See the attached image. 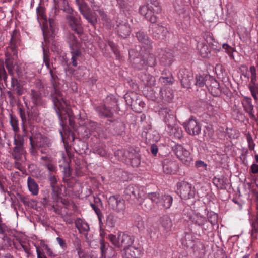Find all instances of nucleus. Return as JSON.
I'll return each instance as SVG.
<instances>
[{
    "label": "nucleus",
    "instance_id": "obj_16",
    "mask_svg": "<svg viewBox=\"0 0 258 258\" xmlns=\"http://www.w3.org/2000/svg\"><path fill=\"white\" fill-rule=\"evenodd\" d=\"M186 132L189 135L195 136L201 133V125L195 118L190 117L188 121L182 124Z\"/></svg>",
    "mask_w": 258,
    "mask_h": 258
},
{
    "label": "nucleus",
    "instance_id": "obj_2",
    "mask_svg": "<svg viewBox=\"0 0 258 258\" xmlns=\"http://www.w3.org/2000/svg\"><path fill=\"white\" fill-rule=\"evenodd\" d=\"M27 123L22 122V129L23 134H21L18 133L14 134V145L11 155L14 159L21 160L26 153L24 148V137H29L30 133V124L27 126Z\"/></svg>",
    "mask_w": 258,
    "mask_h": 258
},
{
    "label": "nucleus",
    "instance_id": "obj_44",
    "mask_svg": "<svg viewBox=\"0 0 258 258\" xmlns=\"http://www.w3.org/2000/svg\"><path fill=\"white\" fill-rule=\"evenodd\" d=\"M146 4L153 9L157 14L160 13L162 11L161 7L157 0H145Z\"/></svg>",
    "mask_w": 258,
    "mask_h": 258
},
{
    "label": "nucleus",
    "instance_id": "obj_55",
    "mask_svg": "<svg viewBox=\"0 0 258 258\" xmlns=\"http://www.w3.org/2000/svg\"><path fill=\"white\" fill-rule=\"evenodd\" d=\"M116 222V218L113 214H109L106 219V225L107 227L112 228L115 227Z\"/></svg>",
    "mask_w": 258,
    "mask_h": 258
},
{
    "label": "nucleus",
    "instance_id": "obj_29",
    "mask_svg": "<svg viewBox=\"0 0 258 258\" xmlns=\"http://www.w3.org/2000/svg\"><path fill=\"white\" fill-rule=\"evenodd\" d=\"M138 40L143 44L145 45L148 48H151L152 47V41L149 39L147 34H145L144 32L139 31L136 35Z\"/></svg>",
    "mask_w": 258,
    "mask_h": 258
},
{
    "label": "nucleus",
    "instance_id": "obj_7",
    "mask_svg": "<svg viewBox=\"0 0 258 258\" xmlns=\"http://www.w3.org/2000/svg\"><path fill=\"white\" fill-rule=\"evenodd\" d=\"M108 238L116 248L123 247V248H126L134 245V237L127 234L120 233L117 237L113 234H109Z\"/></svg>",
    "mask_w": 258,
    "mask_h": 258
},
{
    "label": "nucleus",
    "instance_id": "obj_47",
    "mask_svg": "<svg viewBox=\"0 0 258 258\" xmlns=\"http://www.w3.org/2000/svg\"><path fill=\"white\" fill-rule=\"evenodd\" d=\"M143 55L146 66L153 67L156 64V59L153 54L146 53Z\"/></svg>",
    "mask_w": 258,
    "mask_h": 258
},
{
    "label": "nucleus",
    "instance_id": "obj_32",
    "mask_svg": "<svg viewBox=\"0 0 258 258\" xmlns=\"http://www.w3.org/2000/svg\"><path fill=\"white\" fill-rule=\"evenodd\" d=\"M55 70H56V69L54 68V69H53V70L50 69V71H49V73L51 76L50 80H51V82L52 85V89L51 92L50 94V98L51 100H52V95L55 92V91H56V92H59L60 93L62 97L63 98H64L62 92L59 90L57 89L55 86V84L56 83V81L58 79V77L56 74Z\"/></svg>",
    "mask_w": 258,
    "mask_h": 258
},
{
    "label": "nucleus",
    "instance_id": "obj_59",
    "mask_svg": "<svg viewBox=\"0 0 258 258\" xmlns=\"http://www.w3.org/2000/svg\"><path fill=\"white\" fill-rule=\"evenodd\" d=\"M15 71L19 78H21L24 73V68L21 63H15L14 72Z\"/></svg>",
    "mask_w": 258,
    "mask_h": 258
},
{
    "label": "nucleus",
    "instance_id": "obj_5",
    "mask_svg": "<svg viewBox=\"0 0 258 258\" xmlns=\"http://www.w3.org/2000/svg\"><path fill=\"white\" fill-rule=\"evenodd\" d=\"M30 135L28 138H31L34 144L38 148L46 149L52 145L50 139L42 135L38 130L37 126H31L30 128Z\"/></svg>",
    "mask_w": 258,
    "mask_h": 258
},
{
    "label": "nucleus",
    "instance_id": "obj_39",
    "mask_svg": "<svg viewBox=\"0 0 258 258\" xmlns=\"http://www.w3.org/2000/svg\"><path fill=\"white\" fill-rule=\"evenodd\" d=\"M197 49L200 55L203 58L208 57L210 54V50L208 46L204 43L198 42Z\"/></svg>",
    "mask_w": 258,
    "mask_h": 258
},
{
    "label": "nucleus",
    "instance_id": "obj_37",
    "mask_svg": "<svg viewBox=\"0 0 258 258\" xmlns=\"http://www.w3.org/2000/svg\"><path fill=\"white\" fill-rule=\"evenodd\" d=\"M164 112L165 113L164 120L167 126V128L176 125V119L175 115L168 112L166 109L164 110Z\"/></svg>",
    "mask_w": 258,
    "mask_h": 258
},
{
    "label": "nucleus",
    "instance_id": "obj_48",
    "mask_svg": "<svg viewBox=\"0 0 258 258\" xmlns=\"http://www.w3.org/2000/svg\"><path fill=\"white\" fill-rule=\"evenodd\" d=\"M147 232L151 239H155L158 237V230L155 226L151 223H148L147 225Z\"/></svg>",
    "mask_w": 258,
    "mask_h": 258
},
{
    "label": "nucleus",
    "instance_id": "obj_60",
    "mask_svg": "<svg viewBox=\"0 0 258 258\" xmlns=\"http://www.w3.org/2000/svg\"><path fill=\"white\" fill-rule=\"evenodd\" d=\"M97 123L94 122H89L87 125L86 127H83V128L85 129V131L86 133V134L85 135L87 136V137H89V136L90 134V132L95 130L97 127Z\"/></svg>",
    "mask_w": 258,
    "mask_h": 258
},
{
    "label": "nucleus",
    "instance_id": "obj_28",
    "mask_svg": "<svg viewBox=\"0 0 258 258\" xmlns=\"http://www.w3.org/2000/svg\"><path fill=\"white\" fill-rule=\"evenodd\" d=\"M191 221L198 226L203 227L205 230H207L208 228L206 218L201 216L200 214L196 213L194 215Z\"/></svg>",
    "mask_w": 258,
    "mask_h": 258
},
{
    "label": "nucleus",
    "instance_id": "obj_35",
    "mask_svg": "<svg viewBox=\"0 0 258 258\" xmlns=\"http://www.w3.org/2000/svg\"><path fill=\"white\" fill-rule=\"evenodd\" d=\"M27 186L29 191L34 196H36L38 194L39 187L38 184L35 180L31 177H28L27 179Z\"/></svg>",
    "mask_w": 258,
    "mask_h": 258
},
{
    "label": "nucleus",
    "instance_id": "obj_6",
    "mask_svg": "<svg viewBox=\"0 0 258 258\" xmlns=\"http://www.w3.org/2000/svg\"><path fill=\"white\" fill-rule=\"evenodd\" d=\"M19 115L22 120V122L24 123H28L30 124V127L35 126L33 123L37 122L39 120L40 115L39 106H31V108H27V112L25 109L22 107L19 108Z\"/></svg>",
    "mask_w": 258,
    "mask_h": 258
},
{
    "label": "nucleus",
    "instance_id": "obj_54",
    "mask_svg": "<svg viewBox=\"0 0 258 258\" xmlns=\"http://www.w3.org/2000/svg\"><path fill=\"white\" fill-rule=\"evenodd\" d=\"M213 183L218 188L224 189L226 188V179L215 177L213 178Z\"/></svg>",
    "mask_w": 258,
    "mask_h": 258
},
{
    "label": "nucleus",
    "instance_id": "obj_14",
    "mask_svg": "<svg viewBox=\"0 0 258 258\" xmlns=\"http://www.w3.org/2000/svg\"><path fill=\"white\" fill-rule=\"evenodd\" d=\"M80 13L92 25H95L97 22V18L94 13L92 12L87 4L84 2L78 7Z\"/></svg>",
    "mask_w": 258,
    "mask_h": 258
},
{
    "label": "nucleus",
    "instance_id": "obj_57",
    "mask_svg": "<svg viewBox=\"0 0 258 258\" xmlns=\"http://www.w3.org/2000/svg\"><path fill=\"white\" fill-rule=\"evenodd\" d=\"M208 221L212 225H215L218 222V215L213 212H208L207 213Z\"/></svg>",
    "mask_w": 258,
    "mask_h": 258
},
{
    "label": "nucleus",
    "instance_id": "obj_21",
    "mask_svg": "<svg viewBox=\"0 0 258 258\" xmlns=\"http://www.w3.org/2000/svg\"><path fill=\"white\" fill-rule=\"evenodd\" d=\"M139 13L151 23H155L157 22V17L155 15V13H156V12H154L153 9L148 5L141 6L139 9Z\"/></svg>",
    "mask_w": 258,
    "mask_h": 258
},
{
    "label": "nucleus",
    "instance_id": "obj_42",
    "mask_svg": "<svg viewBox=\"0 0 258 258\" xmlns=\"http://www.w3.org/2000/svg\"><path fill=\"white\" fill-rule=\"evenodd\" d=\"M133 66L138 70H142L145 68L147 66L144 55H141L139 57L134 58Z\"/></svg>",
    "mask_w": 258,
    "mask_h": 258
},
{
    "label": "nucleus",
    "instance_id": "obj_1",
    "mask_svg": "<svg viewBox=\"0 0 258 258\" xmlns=\"http://www.w3.org/2000/svg\"><path fill=\"white\" fill-rule=\"evenodd\" d=\"M52 101L62 126L66 123L67 118L70 126L74 124L73 113L71 108L67 106V103L59 92H55L52 95Z\"/></svg>",
    "mask_w": 258,
    "mask_h": 258
},
{
    "label": "nucleus",
    "instance_id": "obj_53",
    "mask_svg": "<svg viewBox=\"0 0 258 258\" xmlns=\"http://www.w3.org/2000/svg\"><path fill=\"white\" fill-rule=\"evenodd\" d=\"M248 87L255 102H257L258 101V84L257 83L249 84Z\"/></svg>",
    "mask_w": 258,
    "mask_h": 258
},
{
    "label": "nucleus",
    "instance_id": "obj_30",
    "mask_svg": "<svg viewBox=\"0 0 258 258\" xmlns=\"http://www.w3.org/2000/svg\"><path fill=\"white\" fill-rule=\"evenodd\" d=\"M160 224L164 231L168 233L172 230V222L170 218L167 215H164L160 218Z\"/></svg>",
    "mask_w": 258,
    "mask_h": 258
},
{
    "label": "nucleus",
    "instance_id": "obj_45",
    "mask_svg": "<svg viewBox=\"0 0 258 258\" xmlns=\"http://www.w3.org/2000/svg\"><path fill=\"white\" fill-rule=\"evenodd\" d=\"M182 243L186 247L193 249H195V247L197 246L198 244L201 245L200 242L195 243V241L192 239L191 235L189 234L185 236L184 239L182 241Z\"/></svg>",
    "mask_w": 258,
    "mask_h": 258
},
{
    "label": "nucleus",
    "instance_id": "obj_3",
    "mask_svg": "<svg viewBox=\"0 0 258 258\" xmlns=\"http://www.w3.org/2000/svg\"><path fill=\"white\" fill-rule=\"evenodd\" d=\"M26 91L24 85L14 76L11 77V88L6 92L10 104L13 106L19 100V97Z\"/></svg>",
    "mask_w": 258,
    "mask_h": 258
},
{
    "label": "nucleus",
    "instance_id": "obj_9",
    "mask_svg": "<svg viewBox=\"0 0 258 258\" xmlns=\"http://www.w3.org/2000/svg\"><path fill=\"white\" fill-rule=\"evenodd\" d=\"M115 156H118V159L122 162H127V159L133 167H137L140 164V155L135 151L117 150L115 153Z\"/></svg>",
    "mask_w": 258,
    "mask_h": 258
},
{
    "label": "nucleus",
    "instance_id": "obj_56",
    "mask_svg": "<svg viewBox=\"0 0 258 258\" xmlns=\"http://www.w3.org/2000/svg\"><path fill=\"white\" fill-rule=\"evenodd\" d=\"M52 189V198L53 200L56 202H58L59 199H60L61 189L58 186H53L51 187Z\"/></svg>",
    "mask_w": 258,
    "mask_h": 258
},
{
    "label": "nucleus",
    "instance_id": "obj_8",
    "mask_svg": "<svg viewBox=\"0 0 258 258\" xmlns=\"http://www.w3.org/2000/svg\"><path fill=\"white\" fill-rule=\"evenodd\" d=\"M59 12V9L55 6L53 7L50 11L49 15V23L50 28V31H43V36L44 40L48 45H55L54 41V34L53 32V28L55 26V19L56 16Z\"/></svg>",
    "mask_w": 258,
    "mask_h": 258
},
{
    "label": "nucleus",
    "instance_id": "obj_64",
    "mask_svg": "<svg viewBox=\"0 0 258 258\" xmlns=\"http://www.w3.org/2000/svg\"><path fill=\"white\" fill-rule=\"evenodd\" d=\"M196 82L195 84L199 87H202L205 84L206 79L205 77L201 75H197L196 76Z\"/></svg>",
    "mask_w": 258,
    "mask_h": 258
},
{
    "label": "nucleus",
    "instance_id": "obj_40",
    "mask_svg": "<svg viewBox=\"0 0 258 258\" xmlns=\"http://www.w3.org/2000/svg\"><path fill=\"white\" fill-rule=\"evenodd\" d=\"M160 95L161 97L166 101H170L173 98V93L172 90L169 88L160 89Z\"/></svg>",
    "mask_w": 258,
    "mask_h": 258
},
{
    "label": "nucleus",
    "instance_id": "obj_13",
    "mask_svg": "<svg viewBox=\"0 0 258 258\" xmlns=\"http://www.w3.org/2000/svg\"><path fill=\"white\" fill-rule=\"evenodd\" d=\"M178 194L182 199L188 200L194 197L195 190L191 184L182 181L178 184Z\"/></svg>",
    "mask_w": 258,
    "mask_h": 258
},
{
    "label": "nucleus",
    "instance_id": "obj_20",
    "mask_svg": "<svg viewBox=\"0 0 258 258\" xmlns=\"http://www.w3.org/2000/svg\"><path fill=\"white\" fill-rule=\"evenodd\" d=\"M66 19L73 31L79 35L83 33V28L79 19L72 15H68L66 16Z\"/></svg>",
    "mask_w": 258,
    "mask_h": 258
},
{
    "label": "nucleus",
    "instance_id": "obj_24",
    "mask_svg": "<svg viewBox=\"0 0 258 258\" xmlns=\"http://www.w3.org/2000/svg\"><path fill=\"white\" fill-rule=\"evenodd\" d=\"M14 57L10 53L7 52L5 54V66L11 77L14 76V67L15 66V63H17L14 60Z\"/></svg>",
    "mask_w": 258,
    "mask_h": 258
},
{
    "label": "nucleus",
    "instance_id": "obj_33",
    "mask_svg": "<svg viewBox=\"0 0 258 258\" xmlns=\"http://www.w3.org/2000/svg\"><path fill=\"white\" fill-rule=\"evenodd\" d=\"M124 98L126 104L131 106L132 109H137L138 99L136 94L133 93L131 94H125L124 95Z\"/></svg>",
    "mask_w": 258,
    "mask_h": 258
},
{
    "label": "nucleus",
    "instance_id": "obj_15",
    "mask_svg": "<svg viewBox=\"0 0 258 258\" xmlns=\"http://www.w3.org/2000/svg\"><path fill=\"white\" fill-rule=\"evenodd\" d=\"M178 77L182 86L184 88H190L192 82H194L193 74L187 69H181L178 72Z\"/></svg>",
    "mask_w": 258,
    "mask_h": 258
},
{
    "label": "nucleus",
    "instance_id": "obj_46",
    "mask_svg": "<svg viewBox=\"0 0 258 258\" xmlns=\"http://www.w3.org/2000/svg\"><path fill=\"white\" fill-rule=\"evenodd\" d=\"M10 123L12 127L14 134L19 132V120L16 116L12 114H10Z\"/></svg>",
    "mask_w": 258,
    "mask_h": 258
},
{
    "label": "nucleus",
    "instance_id": "obj_63",
    "mask_svg": "<svg viewBox=\"0 0 258 258\" xmlns=\"http://www.w3.org/2000/svg\"><path fill=\"white\" fill-rule=\"evenodd\" d=\"M7 78L8 75L4 68V62L2 60L0 62V80H3L6 82Z\"/></svg>",
    "mask_w": 258,
    "mask_h": 258
},
{
    "label": "nucleus",
    "instance_id": "obj_12",
    "mask_svg": "<svg viewBox=\"0 0 258 258\" xmlns=\"http://www.w3.org/2000/svg\"><path fill=\"white\" fill-rule=\"evenodd\" d=\"M106 128L109 133L114 136L121 135L124 132L125 126L121 121L107 120L106 122Z\"/></svg>",
    "mask_w": 258,
    "mask_h": 258
},
{
    "label": "nucleus",
    "instance_id": "obj_62",
    "mask_svg": "<svg viewBox=\"0 0 258 258\" xmlns=\"http://www.w3.org/2000/svg\"><path fill=\"white\" fill-rule=\"evenodd\" d=\"M90 206H91L92 209L94 210V211L97 214L98 219H99V223L102 224V218L103 217V215H102L100 209L99 208L98 206L96 205L95 204L91 203Z\"/></svg>",
    "mask_w": 258,
    "mask_h": 258
},
{
    "label": "nucleus",
    "instance_id": "obj_41",
    "mask_svg": "<svg viewBox=\"0 0 258 258\" xmlns=\"http://www.w3.org/2000/svg\"><path fill=\"white\" fill-rule=\"evenodd\" d=\"M75 227L82 233L84 232H88L89 229V226L88 223L85 221H83L80 218H78L75 221Z\"/></svg>",
    "mask_w": 258,
    "mask_h": 258
},
{
    "label": "nucleus",
    "instance_id": "obj_50",
    "mask_svg": "<svg viewBox=\"0 0 258 258\" xmlns=\"http://www.w3.org/2000/svg\"><path fill=\"white\" fill-rule=\"evenodd\" d=\"M63 182L64 183H68L70 180L71 177V169L70 165L68 164H66L64 166L63 170Z\"/></svg>",
    "mask_w": 258,
    "mask_h": 258
},
{
    "label": "nucleus",
    "instance_id": "obj_22",
    "mask_svg": "<svg viewBox=\"0 0 258 258\" xmlns=\"http://www.w3.org/2000/svg\"><path fill=\"white\" fill-rule=\"evenodd\" d=\"M168 32L166 27L157 24L153 28L152 36L156 40H163L166 38Z\"/></svg>",
    "mask_w": 258,
    "mask_h": 258
},
{
    "label": "nucleus",
    "instance_id": "obj_43",
    "mask_svg": "<svg viewBox=\"0 0 258 258\" xmlns=\"http://www.w3.org/2000/svg\"><path fill=\"white\" fill-rule=\"evenodd\" d=\"M135 224L139 230L142 231L146 229L148 223L147 221H145L142 217L138 215L136 217Z\"/></svg>",
    "mask_w": 258,
    "mask_h": 258
},
{
    "label": "nucleus",
    "instance_id": "obj_23",
    "mask_svg": "<svg viewBox=\"0 0 258 258\" xmlns=\"http://www.w3.org/2000/svg\"><path fill=\"white\" fill-rule=\"evenodd\" d=\"M29 94L32 106H40L42 105V98L40 91L32 89Z\"/></svg>",
    "mask_w": 258,
    "mask_h": 258
},
{
    "label": "nucleus",
    "instance_id": "obj_34",
    "mask_svg": "<svg viewBox=\"0 0 258 258\" xmlns=\"http://www.w3.org/2000/svg\"><path fill=\"white\" fill-rule=\"evenodd\" d=\"M175 164L170 159H165L162 162L163 171L166 174H171L173 172Z\"/></svg>",
    "mask_w": 258,
    "mask_h": 258
},
{
    "label": "nucleus",
    "instance_id": "obj_36",
    "mask_svg": "<svg viewBox=\"0 0 258 258\" xmlns=\"http://www.w3.org/2000/svg\"><path fill=\"white\" fill-rule=\"evenodd\" d=\"M67 41L71 50L79 48V43L74 34L71 33L68 34L67 36Z\"/></svg>",
    "mask_w": 258,
    "mask_h": 258
},
{
    "label": "nucleus",
    "instance_id": "obj_25",
    "mask_svg": "<svg viewBox=\"0 0 258 258\" xmlns=\"http://www.w3.org/2000/svg\"><path fill=\"white\" fill-rule=\"evenodd\" d=\"M109 98L107 97L105 102V104L103 106L97 107V110L100 116H104L106 117H112L113 116V113L111 112L110 107L108 103V101Z\"/></svg>",
    "mask_w": 258,
    "mask_h": 258
},
{
    "label": "nucleus",
    "instance_id": "obj_17",
    "mask_svg": "<svg viewBox=\"0 0 258 258\" xmlns=\"http://www.w3.org/2000/svg\"><path fill=\"white\" fill-rule=\"evenodd\" d=\"M124 198L131 203L140 197L139 190L137 186L131 184L127 186L124 191Z\"/></svg>",
    "mask_w": 258,
    "mask_h": 258
},
{
    "label": "nucleus",
    "instance_id": "obj_58",
    "mask_svg": "<svg viewBox=\"0 0 258 258\" xmlns=\"http://www.w3.org/2000/svg\"><path fill=\"white\" fill-rule=\"evenodd\" d=\"M249 71L251 74L249 84H256L257 81L256 68L254 66H251L249 68Z\"/></svg>",
    "mask_w": 258,
    "mask_h": 258
},
{
    "label": "nucleus",
    "instance_id": "obj_49",
    "mask_svg": "<svg viewBox=\"0 0 258 258\" xmlns=\"http://www.w3.org/2000/svg\"><path fill=\"white\" fill-rule=\"evenodd\" d=\"M160 201L165 208L168 209L172 205L173 198L170 195H165L162 197L161 200Z\"/></svg>",
    "mask_w": 258,
    "mask_h": 258
},
{
    "label": "nucleus",
    "instance_id": "obj_51",
    "mask_svg": "<svg viewBox=\"0 0 258 258\" xmlns=\"http://www.w3.org/2000/svg\"><path fill=\"white\" fill-rule=\"evenodd\" d=\"M141 205L142 209L146 212H150L154 207L152 201L148 198L144 199Z\"/></svg>",
    "mask_w": 258,
    "mask_h": 258
},
{
    "label": "nucleus",
    "instance_id": "obj_26",
    "mask_svg": "<svg viewBox=\"0 0 258 258\" xmlns=\"http://www.w3.org/2000/svg\"><path fill=\"white\" fill-rule=\"evenodd\" d=\"M242 105L244 110L248 113L249 117L252 118H255V115L253 113V105L252 104L251 98L246 96L244 97Z\"/></svg>",
    "mask_w": 258,
    "mask_h": 258
},
{
    "label": "nucleus",
    "instance_id": "obj_10",
    "mask_svg": "<svg viewBox=\"0 0 258 258\" xmlns=\"http://www.w3.org/2000/svg\"><path fill=\"white\" fill-rule=\"evenodd\" d=\"M173 151L177 158L183 164L189 165L192 162V158L189 151L181 145L177 144L173 147Z\"/></svg>",
    "mask_w": 258,
    "mask_h": 258
},
{
    "label": "nucleus",
    "instance_id": "obj_31",
    "mask_svg": "<svg viewBox=\"0 0 258 258\" xmlns=\"http://www.w3.org/2000/svg\"><path fill=\"white\" fill-rule=\"evenodd\" d=\"M169 136L174 139H180L183 137L182 128L176 125L169 127L167 130Z\"/></svg>",
    "mask_w": 258,
    "mask_h": 258
},
{
    "label": "nucleus",
    "instance_id": "obj_52",
    "mask_svg": "<svg viewBox=\"0 0 258 258\" xmlns=\"http://www.w3.org/2000/svg\"><path fill=\"white\" fill-rule=\"evenodd\" d=\"M140 78L145 85H150L151 82L154 81V78L149 74L141 73Z\"/></svg>",
    "mask_w": 258,
    "mask_h": 258
},
{
    "label": "nucleus",
    "instance_id": "obj_38",
    "mask_svg": "<svg viewBox=\"0 0 258 258\" xmlns=\"http://www.w3.org/2000/svg\"><path fill=\"white\" fill-rule=\"evenodd\" d=\"M251 225V237L253 241L258 239V209L256 218L252 221Z\"/></svg>",
    "mask_w": 258,
    "mask_h": 258
},
{
    "label": "nucleus",
    "instance_id": "obj_27",
    "mask_svg": "<svg viewBox=\"0 0 258 258\" xmlns=\"http://www.w3.org/2000/svg\"><path fill=\"white\" fill-rule=\"evenodd\" d=\"M117 31L120 37L126 38L131 32L130 26L126 22L120 23L117 25Z\"/></svg>",
    "mask_w": 258,
    "mask_h": 258
},
{
    "label": "nucleus",
    "instance_id": "obj_11",
    "mask_svg": "<svg viewBox=\"0 0 258 258\" xmlns=\"http://www.w3.org/2000/svg\"><path fill=\"white\" fill-rule=\"evenodd\" d=\"M108 203L109 208L116 213L122 212L125 209V201L119 195L110 196Z\"/></svg>",
    "mask_w": 258,
    "mask_h": 258
},
{
    "label": "nucleus",
    "instance_id": "obj_4",
    "mask_svg": "<svg viewBox=\"0 0 258 258\" xmlns=\"http://www.w3.org/2000/svg\"><path fill=\"white\" fill-rule=\"evenodd\" d=\"M71 58L70 60H68L67 58H64L66 64L68 67V71L70 73L74 75L77 78H81L85 75V73L82 71L86 70V67L84 66H79L77 70H75L72 67H70L71 65L74 67H77L78 64V61L80 60L81 58V52L79 48L72 49L71 51Z\"/></svg>",
    "mask_w": 258,
    "mask_h": 258
},
{
    "label": "nucleus",
    "instance_id": "obj_61",
    "mask_svg": "<svg viewBox=\"0 0 258 258\" xmlns=\"http://www.w3.org/2000/svg\"><path fill=\"white\" fill-rule=\"evenodd\" d=\"M93 7L94 8V11L97 12L103 20L106 21L108 20L107 15L102 8H101L100 6H94Z\"/></svg>",
    "mask_w": 258,
    "mask_h": 258
},
{
    "label": "nucleus",
    "instance_id": "obj_18",
    "mask_svg": "<svg viewBox=\"0 0 258 258\" xmlns=\"http://www.w3.org/2000/svg\"><path fill=\"white\" fill-rule=\"evenodd\" d=\"M158 57L160 62L165 66H170L174 61L172 51L168 48L161 49Z\"/></svg>",
    "mask_w": 258,
    "mask_h": 258
},
{
    "label": "nucleus",
    "instance_id": "obj_19",
    "mask_svg": "<svg viewBox=\"0 0 258 258\" xmlns=\"http://www.w3.org/2000/svg\"><path fill=\"white\" fill-rule=\"evenodd\" d=\"M121 252L123 258H140L141 255V248L138 245L123 248Z\"/></svg>",
    "mask_w": 258,
    "mask_h": 258
}]
</instances>
